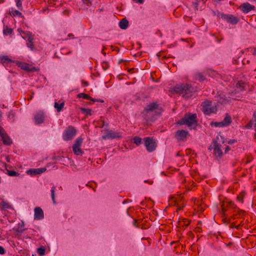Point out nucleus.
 Segmentation results:
<instances>
[{"instance_id": "nucleus-1", "label": "nucleus", "mask_w": 256, "mask_h": 256, "mask_svg": "<svg viewBox=\"0 0 256 256\" xmlns=\"http://www.w3.org/2000/svg\"><path fill=\"white\" fill-rule=\"evenodd\" d=\"M194 88L188 84H178L174 88V92L177 94H183V96L188 98L192 96Z\"/></svg>"}, {"instance_id": "nucleus-2", "label": "nucleus", "mask_w": 256, "mask_h": 256, "mask_svg": "<svg viewBox=\"0 0 256 256\" xmlns=\"http://www.w3.org/2000/svg\"><path fill=\"white\" fill-rule=\"evenodd\" d=\"M178 124L180 125L186 124L188 126H192V125H197V117L196 114L191 113L186 114L183 118L180 119L178 122Z\"/></svg>"}, {"instance_id": "nucleus-3", "label": "nucleus", "mask_w": 256, "mask_h": 256, "mask_svg": "<svg viewBox=\"0 0 256 256\" xmlns=\"http://www.w3.org/2000/svg\"><path fill=\"white\" fill-rule=\"evenodd\" d=\"M201 106L202 112L206 115L216 114L218 110L216 104L208 100L203 102L202 103Z\"/></svg>"}, {"instance_id": "nucleus-4", "label": "nucleus", "mask_w": 256, "mask_h": 256, "mask_svg": "<svg viewBox=\"0 0 256 256\" xmlns=\"http://www.w3.org/2000/svg\"><path fill=\"white\" fill-rule=\"evenodd\" d=\"M76 130L72 126H68L64 131L62 134V138L65 141H68L72 140L76 136Z\"/></svg>"}, {"instance_id": "nucleus-5", "label": "nucleus", "mask_w": 256, "mask_h": 256, "mask_svg": "<svg viewBox=\"0 0 256 256\" xmlns=\"http://www.w3.org/2000/svg\"><path fill=\"white\" fill-rule=\"evenodd\" d=\"M144 145L148 152L154 151L156 148V143L152 137H146L144 138Z\"/></svg>"}, {"instance_id": "nucleus-6", "label": "nucleus", "mask_w": 256, "mask_h": 256, "mask_svg": "<svg viewBox=\"0 0 256 256\" xmlns=\"http://www.w3.org/2000/svg\"><path fill=\"white\" fill-rule=\"evenodd\" d=\"M232 122L231 117L228 115V114H226V116L223 120L217 122H212L210 123L211 126H214L216 127L222 128L229 126Z\"/></svg>"}, {"instance_id": "nucleus-7", "label": "nucleus", "mask_w": 256, "mask_h": 256, "mask_svg": "<svg viewBox=\"0 0 256 256\" xmlns=\"http://www.w3.org/2000/svg\"><path fill=\"white\" fill-rule=\"evenodd\" d=\"M220 16L223 20H226L228 22L232 24H236L239 21L238 18L232 14L220 13Z\"/></svg>"}, {"instance_id": "nucleus-8", "label": "nucleus", "mask_w": 256, "mask_h": 256, "mask_svg": "<svg viewBox=\"0 0 256 256\" xmlns=\"http://www.w3.org/2000/svg\"><path fill=\"white\" fill-rule=\"evenodd\" d=\"M212 145L213 147L212 148L214 149V153L216 156L218 158H221L222 155V146L219 144L216 140L213 141Z\"/></svg>"}, {"instance_id": "nucleus-9", "label": "nucleus", "mask_w": 256, "mask_h": 256, "mask_svg": "<svg viewBox=\"0 0 256 256\" xmlns=\"http://www.w3.org/2000/svg\"><path fill=\"white\" fill-rule=\"evenodd\" d=\"M0 136L2 137L3 144L6 146L11 145L12 143V139L8 135L4 128H0Z\"/></svg>"}, {"instance_id": "nucleus-10", "label": "nucleus", "mask_w": 256, "mask_h": 256, "mask_svg": "<svg viewBox=\"0 0 256 256\" xmlns=\"http://www.w3.org/2000/svg\"><path fill=\"white\" fill-rule=\"evenodd\" d=\"M159 104L156 102H154L148 104L144 109L142 114H144L145 113L148 114L150 112L154 111L155 110H160Z\"/></svg>"}, {"instance_id": "nucleus-11", "label": "nucleus", "mask_w": 256, "mask_h": 256, "mask_svg": "<svg viewBox=\"0 0 256 256\" xmlns=\"http://www.w3.org/2000/svg\"><path fill=\"white\" fill-rule=\"evenodd\" d=\"M239 8L242 12L247 14L250 11L254 10L255 9V6L254 5L250 4L248 2H244L240 6Z\"/></svg>"}, {"instance_id": "nucleus-12", "label": "nucleus", "mask_w": 256, "mask_h": 256, "mask_svg": "<svg viewBox=\"0 0 256 256\" xmlns=\"http://www.w3.org/2000/svg\"><path fill=\"white\" fill-rule=\"evenodd\" d=\"M106 132V134L102 136V138L104 140L119 138H121V136L118 132H114L110 130H107Z\"/></svg>"}, {"instance_id": "nucleus-13", "label": "nucleus", "mask_w": 256, "mask_h": 256, "mask_svg": "<svg viewBox=\"0 0 256 256\" xmlns=\"http://www.w3.org/2000/svg\"><path fill=\"white\" fill-rule=\"evenodd\" d=\"M188 135V132L183 130H177L175 134L176 138L178 140H184Z\"/></svg>"}, {"instance_id": "nucleus-14", "label": "nucleus", "mask_w": 256, "mask_h": 256, "mask_svg": "<svg viewBox=\"0 0 256 256\" xmlns=\"http://www.w3.org/2000/svg\"><path fill=\"white\" fill-rule=\"evenodd\" d=\"M46 170L45 168H30L26 171L28 174L31 176H36V174H40L44 172Z\"/></svg>"}, {"instance_id": "nucleus-15", "label": "nucleus", "mask_w": 256, "mask_h": 256, "mask_svg": "<svg viewBox=\"0 0 256 256\" xmlns=\"http://www.w3.org/2000/svg\"><path fill=\"white\" fill-rule=\"evenodd\" d=\"M44 218V214L42 210L40 207H36L34 210V219L40 220Z\"/></svg>"}, {"instance_id": "nucleus-16", "label": "nucleus", "mask_w": 256, "mask_h": 256, "mask_svg": "<svg viewBox=\"0 0 256 256\" xmlns=\"http://www.w3.org/2000/svg\"><path fill=\"white\" fill-rule=\"evenodd\" d=\"M77 97L78 98H83L84 99L90 100L93 102H104V100L102 99L94 98H91L88 94L82 92L80 93L77 95Z\"/></svg>"}, {"instance_id": "nucleus-17", "label": "nucleus", "mask_w": 256, "mask_h": 256, "mask_svg": "<svg viewBox=\"0 0 256 256\" xmlns=\"http://www.w3.org/2000/svg\"><path fill=\"white\" fill-rule=\"evenodd\" d=\"M21 31L24 34H26L28 36V42L26 43L27 46L28 48H30L31 49V50H33V49H34V44H33V42H32L33 38L32 35V33L28 31L26 32L22 31V30H21Z\"/></svg>"}, {"instance_id": "nucleus-18", "label": "nucleus", "mask_w": 256, "mask_h": 256, "mask_svg": "<svg viewBox=\"0 0 256 256\" xmlns=\"http://www.w3.org/2000/svg\"><path fill=\"white\" fill-rule=\"evenodd\" d=\"M35 124H40L44 122V114L42 112H39L34 116Z\"/></svg>"}, {"instance_id": "nucleus-19", "label": "nucleus", "mask_w": 256, "mask_h": 256, "mask_svg": "<svg viewBox=\"0 0 256 256\" xmlns=\"http://www.w3.org/2000/svg\"><path fill=\"white\" fill-rule=\"evenodd\" d=\"M18 66L22 69L28 72H32L36 70L35 67H32L30 64L26 62H18Z\"/></svg>"}, {"instance_id": "nucleus-20", "label": "nucleus", "mask_w": 256, "mask_h": 256, "mask_svg": "<svg viewBox=\"0 0 256 256\" xmlns=\"http://www.w3.org/2000/svg\"><path fill=\"white\" fill-rule=\"evenodd\" d=\"M128 21L126 18H124L120 21L119 26L122 30H126L128 28Z\"/></svg>"}, {"instance_id": "nucleus-21", "label": "nucleus", "mask_w": 256, "mask_h": 256, "mask_svg": "<svg viewBox=\"0 0 256 256\" xmlns=\"http://www.w3.org/2000/svg\"><path fill=\"white\" fill-rule=\"evenodd\" d=\"M12 62V60L8 56H0V63L4 65L8 64Z\"/></svg>"}, {"instance_id": "nucleus-22", "label": "nucleus", "mask_w": 256, "mask_h": 256, "mask_svg": "<svg viewBox=\"0 0 256 256\" xmlns=\"http://www.w3.org/2000/svg\"><path fill=\"white\" fill-rule=\"evenodd\" d=\"M64 106V102L60 104L58 102H55L54 104V107L56 109L58 112H60L62 110Z\"/></svg>"}, {"instance_id": "nucleus-23", "label": "nucleus", "mask_w": 256, "mask_h": 256, "mask_svg": "<svg viewBox=\"0 0 256 256\" xmlns=\"http://www.w3.org/2000/svg\"><path fill=\"white\" fill-rule=\"evenodd\" d=\"M72 150L74 154L78 156H82L84 153L80 147L78 146H73Z\"/></svg>"}, {"instance_id": "nucleus-24", "label": "nucleus", "mask_w": 256, "mask_h": 256, "mask_svg": "<svg viewBox=\"0 0 256 256\" xmlns=\"http://www.w3.org/2000/svg\"><path fill=\"white\" fill-rule=\"evenodd\" d=\"M10 14L12 17H14L16 16H20L22 18L24 17V16L22 15V12H20L19 10H14L12 8V10L11 12H10Z\"/></svg>"}, {"instance_id": "nucleus-25", "label": "nucleus", "mask_w": 256, "mask_h": 256, "mask_svg": "<svg viewBox=\"0 0 256 256\" xmlns=\"http://www.w3.org/2000/svg\"><path fill=\"white\" fill-rule=\"evenodd\" d=\"M80 110L82 112L86 113L87 116H91L92 114V110L90 108H80Z\"/></svg>"}, {"instance_id": "nucleus-26", "label": "nucleus", "mask_w": 256, "mask_h": 256, "mask_svg": "<svg viewBox=\"0 0 256 256\" xmlns=\"http://www.w3.org/2000/svg\"><path fill=\"white\" fill-rule=\"evenodd\" d=\"M55 191H56V187L53 186L50 192H51V197L54 204H56V202L55 200Z\"/></svg>"}, {"instance_id": "nucleus-27", "label": "nucleus", "mask_w": 256, "mask_h": 256, "mask_svg": "<svg viewBox=\"0 0 256 256\" xmlns=\"http://www.w3.org/2000/svg\"><path fill=\"white\" fill-rule=\"evenodd\" d=\"M83 142V138H78L75 141L73 146L80 147Z\"/></svg>"}, {"instance_id": "nucleus-28", "label": "nucleus", "mask_w": 256, "mask_h": 256, "mask_svg": "<svg viewBox=\"0 0 256 256\" xmlns=\"http://www.w3.org/2000/svg\"><path fill=\"white\" fill-rule=\"evenodd\" d=\"M133 142L137 146H139L142 142V138L139 136H134L133 138Z\"/></svg>"}, {"instance_id": "nucleus-29", "label": "nucleus", "mask_w": 256, "mask_h": 256, "mask_svg": "<svg viewBox=\"0 0 256 256\" xmlns=\"http://www.w3.org/2000/svg\"><path fill=\"white\" fill-rule=\"evenodd\" d=\"M23 0H15L16 4L18 8L20 10H22L23 7L22 2Z\"/></svg>"}, {"instance_id": "nucleus-30", "label": "nucleus", "mask_w": 256, "mask_h": 256, "mask_svg": "<svg viewBox=\"0 0 256 256\" xmlns=\"http://www.w3.org/2000/svg\"><path fill=\"white\" fill-rule=\"evenodd\" d=\"M37 252L40 256H44L45 254L46 248L44 246H42L38 248Z\"/></svg>"}, {"instance_id": "nucleus-31", "label": "nucleus", "mask_w": 256, "mask_h": 256, "mask_svg": "<svg viewBox=\"0 0 256 256\" xmlns=\"http://www.w3.org/2000/svg\"><path fill=\"white\" fill-rule=\"evenodd\" d=\"M254 125L256 126V122H254V120H250L245 126V128L248 129H250Z\"/></svg>"}, {"instance_id": "nucleus-32", "label": "nucleus", "mask_w": 256, "mask_h": 256, "mask_svg": "<svg viewBox=\"0 0 256 256\" xmlns=\"http://www.w3.org/2000/svg\"><path fill=\"white\" fill-rule=\"evenodd\" d=\"M0 205L2 206V208L8 209L10 208V204L6 201L2 200Z\"/></svg>"}, {"instance_id": "nucleus-33", "label": "nucleus", "mask_w": 256, "mask_h": 256, "mask_svg": "<svg viewBox=\"0 0 256 256\" xmlns=\"http://www.w3.org/2000/svg\"><path fill=\"white\" fill-rule=\"evenodd\" d=\"M13 30L12 28H8L7 26L4 28L3 32L4 35L10 34Z\"/></svg>"}, {"instance_id": "nucleus-34", "label": "nucleus", "mask_w": 256, "mask_h": 256, "mask_svg": "<svg viewBox=\"0 0 256 256\" xmlns=\"http://www.w3.org/2000/svg\"><path fill=\"white\" fill-rule=\"evenodd\" d=\"M244 83L242 81H238L236 84V87L238 88H240L241 90H244Z\"/></svg>"}, {"instance_id": "nucleus-35", "label": "nucleus", "mask_w": 256, "mask_h": 256, "mask_svg": "<svg viewBox=\"0 0 256 256\" xmlns=\"http://www.w3.org/2000/svg\"><path fill=\"white\" fill-rule=\"evenodd\" d=\"M196 78L200 81H203L205 80V78L202 73H197L196 74Z\"/></svg>"}, {"instance_id": "nucleus-36", "label": "nucleus", "mask_w": 256, "mask_h": 256, "mask_svg": "<svg viewBox=\"0 0 256 256\" xmlns=\"http://www.w3.org/2000/svg\"><path fill=\"white\" fill-rule=\"evenodd\" d=\"M7 172H8V175L10 176H19L20 174L18 172H16L15 171H13V170H7Z\"/></svg>"}, {"instance_id": "nucleus-37", "label": "nucleus", "mask_w": 256, "mask_h": 256, "mask_svg": "<svg viewBox=\"0 0 256 256\" xmlns=\"http://www.w3.org/2000/svg\"><path fill=\"white\" fill-rule=\"evenodd\" d=\"M24 226V222H22L21 224H18V230H16L18 232H22L25 229L23 228V227Z\"/></svg>"}, {"instance_id": "nucleus-38", "label": "nucleus", "mask_w": 256, "mask_h": 256, "mask_svg": "<svg viewBox=\"0 0 256 256\" xmlns=\"http://www.w3.org/2000/svg\"><path fill=\"white\" fill-rule=\"evenodd\" d=\"M110 67V64L108 62L104 61L102 63V68L104 70H106Z\"/></svg>"}, {"instance_id": "nucleus-39", "label": "nucleus", "mask_w": 256, "mask_h": 256, "mask_svg": "<svg viewBox=\"0 0 256 256\" xmlns=\"http://www.w3.org/2000/svg\"><path fill=\"white\" fill-rule=\"evenodd\" d=\"M183 222H184V224H182V226H188L190 224V222L186 219L184 220V221Z\"/></svg>"}, {"instance_id": "nucleus-40", "label": "nucleus", "mask_w": 256, "mask_h": 256, "mask_svg": "<svg viewBox=\"0 0 256 256\" xmlns=\"http://www.w3.org/2000/svg\"><path fill=\"white\" fill-rule=\"evenodd\" d=\"M236 142V140H235V139H232V140H228V143L229 144H232L235 142Z\"/></svg>"}, {"instance_id": "nucleus-41", "label": "nucleus", "mask_w": 256, "mask_h": 256, "mask_svg": "<svg viewBox=\"0 0 256 256\" xmlns=\"http://www.w3.org/2000/svg\"><path fill=\"white\" fill-rule=\"evenodd\" d=\"M6 251L4 248L2 246H0V254H3L5 253Z\"/></svg>"}, {"instance_id": "nucleus-42", "label": "nucleus", "mask_w": 256, "mask_h": 256, "mask_svg": "<svg viewBox=\"0 0 256 256\" xmlns=\"http://www.w3.org/2000/svg\"><path fill=\"white\" fill-rule=\"evenodd\" d=\"M82 84L84 85V86H87L89 84L88 82L84 80L82 81Z\"/></svg>"}, {"instance_id": "nucleus-43", "label": "nucleus", "mask_w": 256, "mask_h": 256, "mask_svg": "<svg viewBox=\"0 0 256 256\" xmlns=\"http://www.w3.org/2000/svg\"><path fill=\"white\" fill-rule=\"evenodd\" d=\"M224 223L226 224H228L230 222V220L227 219L226 218H224Z\"/></svg>"}, {"instance_id": "nucleus-44", "label": "nucleus", "mask_w": 256, "mask_h": 256, "mask_svg": "<svg viewBox=\"0 0 256 256\" xmlns=\"http://www.w3.org/2000/svg\"><path fill=\"white\" fill-rule=\"evenodd\" d=\"M222 212H223V214H224V216H225V213H224V212H225V211L226 210V208H225L224 206V205H223V204L222 206Z\"/></svg>"}, {"instance_id": "nucleus-45", "label": "nucleus", "mask_w": 256, "mask_h": 256, "mask_svg": "<svg viewBox=\"0 0 256 256\" xmlns=\"http://www.w3.org/2000/svg\"><path fill=\"white\" fill-rule=\"evenodd\" d=\"M253 117L254 118V122H256V110L253 113Z\"/></svg>"}, {"instance_id": "nucleus-46", "label": "nucleus", "mask_w": 256, "mask_h": 256, "mask_svg": "<svg viewBox=\"0 0 256 256\" xmlns=\"http://www.w3.org/2000/svg\"><path fill=\"white\" fill-rule=\"evenodd\" d=\"M230 150V148L228 146H227L225 148V150H224L225 151V153L228 152Z\"/></svg>"}, {"instance_id": "nucleus-47", "label": "nucleus", "mask_w": 256, "mask_h": 256, "mask_svg": "<svg viewBox=\"0 0 256 256\" xmlns=\"http://www.w3.org/2000/svg\"><path fill=\"white\" fill-rule=\"evenodd\" d=\"M144 182H148V184H152V183H153V181H152V180H145L144 181Z\"/></svg>"}, {"instance_id": "nucleus-48", "label": "nucleus", "mask_w": 256, "mask_h": 256, "mask_svg": "<svg viewBox=\"0 0 256 256\" xmlns=\"http://www.w3.org/2000/svg\"><path fill=\"white\" fill-rule=\"evenodd\" d=\"M235 224L234 222L231 224L230 226V228H235Z\"/></svg>"}, {"instance_id": "nucleus-49", "label": "nucleus", "mask_w": 256, "mask_h": 256, "mask_svg": "<svg viewBox=\"0 0 256 256\" xmlns=\"http://www.w3.org/2000/svg\"><path fill=\"white\" fill-rule=\"evenodd\" d=\"M134 70V68H132L128 70V72H132L133 70Z\"/></svg>"}, {"instance_id": "nucleus-50", "label": "nucleus", "mask_w": 256, "mask_h": 256, "mask_svg": "<svg viewBox=\"0 0 256 256\" xmlns=\"http://www.w3.org/2000/svg\"><path fill=\"white\" fill-rule=\"evenodd\" d=\"M68 36H69V37L74 36V35L72 34H68Z\"/></svg>"}, {"instance_id": "nucleus-51", "label": "nucleus", "mask_w": 256, "mask_h": 256, "mask_svg": "<svg viewBox=\"0 0 256 256\" xmlns=\"http://www.w3.org/2000/svg\"><path fill=\"white\" fill-rule=\"evenodd\" d=\"M229 204H230V206H233L234 204H233V202H230L229 203Z\"/></svg>"}, {"instance_id": "nucleus-52", "label": "nucleus", "mask_w": 256, "mask_h": 256, "mask_svg": "<svg viewBox=\"0 0 256 256\" xmlns=\"http://www.w3.org/2000/svg\"><path fill=\"white\" fill-rule=\"evenodd\" d=\"M216 42H217L218 43H220V39H218V38H216Z\"/></svg>"}, {"instance_id": "nucleus-53", "label": "nucleus", "mask_w": 256, "mask_h": 256, "mask_svg": "<svg viewBox=\"0 0 256 256\" xmlns=\"http://www.w3.org/2000/svg\"><path fill=\"white\" fill-rule=\"evenodd\" d=\"M240 226V225H238V226H235V228H236V229H239Z\"/></svg>"}, {"instance_id": "nucleus-54", "label": "nucleus", "mask_w": 256, "mask_h": 256, "mask_svg": "<svg viewBox=\"0 0 256 256\" xmlns=\"http://www.w3.org/2000/svg\"><path fill=\"white\" fill-rule=\"evenodd\" d=\"M102 54L104 55V56H106V53L105 52H104V49L102 50Z\"/></svg>"}, {"instance_id": "nucleus-55", "label": "nucleus", "mask_w": 256, "mask_h": 256, "mask_svg": "<svg viewBox=\"0 0 256 256\" xmlns=\"http://www.w3.org/2000/svg\"><path fill=\"white\" fill-rule=\"evenodd\" d=\"M252 54H253L254 55H256V50H254V52H252Z\"/></svg>"}, {"instance_id": "nucleus-56", "label": "nucleus", "mask_w": 256, "mask_h": 256, "mask_svg": "<svg viewBox=\"0 0 256 256\" xmlns=\"http://www.w3.org/2000/svg\"><path fill=\"white\" fill-rule=\"evenodd\" d=\"M124 60H123L121 59V60H120V61H119V64H120V63H121L122 62H124Z\"/></svg>"}, {"instance_id": "nucleus-57", "label": "nucleus", "mask_w": 256, "mask_h": 256, "mask_svg": "<svg viewBox=\"0 0 256 256\" xmlns=\"http://www.w3.org/2000/svg\"><path fill=\"white\" fill-rule=\"evenodd\" d=\"M6 161H7L8 162H10V159H9V158H8V157H7V158H6Z\"/></svg>"}, {"instance_id": "nucleus-58", "label": "nucleus", "mask_w": 256, "mask_h": 256, "mask_svg": "<svg viewBox=\"0 0 256 256\" xmlns=\"http://www.w3.org/2000/svg\"><path fill=\"white\" fill-rule=\"evenodd\" d=\"M12 116V118H14V115L13 114H10L9 115V118H10V116Z\"/></svg>"}, {"instance_id": "nucleus-59", "label": "nucleus", "mask_w": 256, "mask_h": 256, "mask_svg": "<svg viewBox=\"0 0 256 256\" xmlns=\"http://www.w3.org/2000/svg\"><path fill=\"white\" fill-rule=\"evenodd\" d=\"M176 156H180V153H179V152H178V153L176 154Z\"/></svg>"}, {"instance_id": "nucleus-60", "label": "nucleus", "mask_w": 256, "mask_h": 256, "mask_svg": "<svg viewBox=\"0 0 256 256\" xmlns=\"http://www.w3.org/2000/svg\"><path fill=\"white\" fill-rule=\"evenodd\" d=\"M188 234H189V235L192 234L191 232H189Z\"/></svg>"}, {"instance_id": "nucleus-61", "label": "nucleus", "mask_w": 256, "mask_h": 256, "mask_svg": "<svg viewBox=\"0 0 256 256\" xmlns=\"http://www.w3.org/2000/svg\"><path fill=\"white\" fill-rule=\"evenodd\" d=\"M217 2H220L221 1V0H215Z\"/></svg>"}, {"instance_id": "nucleus-62", "label": "nucleus", "mask_w": 256, "mask_h": 256, "mask_svg": "<svg viewBox=\"0 0 256 256\" xmlns=\"http://www.w3.org/2000/svg\"><path fill=\"white\" fill-rule=\"evenodd\" d=\"M1 116H2V112H1V110H0V118L1 117Z\"/></svg>"}, {"instance_id": "nucleus-63", "label": "nucleus", "mask_w": 256, "mask_h": 256, "mask_svg": "<svg viewBox=\"0 0 256 256\" xmlns=\"http://www.w3.org/2000/svg\"><path fill=\"white\" fill-rule=\"evenodd\" d=\"M232 218L233 219H234V218H235L234 216H232Z\"/></svg>"}, {"instance_id": "nucleus-64", "label": "nucleus", "mask_w": 256, "mask_h": 256, "mask_svg": "<svg viewBox=\"0 0 256 256\" xmlns=\"http://www.w3.org/2000/svg\"><path fill=\"white\" fill-rule=\"evenodd\" d=\"M32 256H35V255H34V254H32Z\"/></svg>"}]
</instances>
